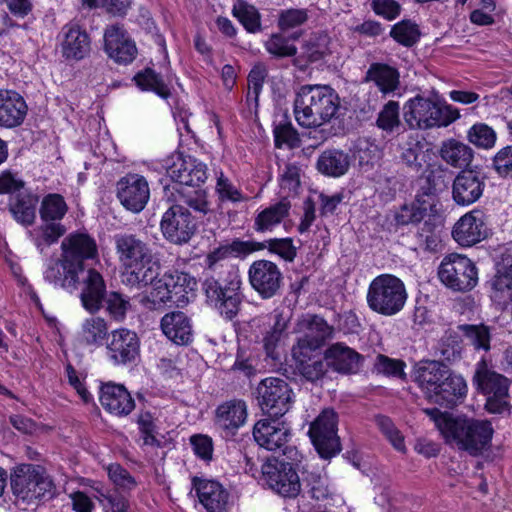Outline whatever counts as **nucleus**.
Here are the masks:
<instances>
[{"label":"nucleus","instance_id":"20e7f679","mask_svg":"<svg viewBox=\"0 0 512 512\" xmlns=\"http://www.w3.org/2000/svg\"><path fill=\"white\" fill-rule=\"evenodd\" d=\"M407 297L405 285L400 278L392 274H381L369 284L366 300L373 312L391 317L404 308Z\"/></svg>","mask_w":512,"mask_h":512},{"label":"nucleus","instance_id":"ddd939ff","mask_svg":"<svg viewBox=\"0 0 512 512\" xmlns=\"http://www.w3.org/2000/svg\"><path fill=\"white\" fill-rule=\"evenodd\" d=\"M337 414L332 409H324L310 424L309 436L316 450L323 458H330L341 450L337 435Z\"/></svg>","mask_w":512,"mask_h":512},{"label":"nucleus","instance_id":"49530a36","mask_svg":"<svg viewBox=\"0 0 512 512\" xmlns=\"http://www.w3.org/2000/svg\"><path fill=\"white\" fill-rule=\"evenodd\" d=\"M173 189L178 194L176 201L182 202L183 204L193 209L195 212L201 213L203 215H206L211 211V204L208 201V195L205 190L187 189L185 187H173Z\"/></svg>","mask_w":512,"mask_h":512},{"label":"nucleus","instance_id":"6e6d98bb","mask_svg":"<svg viewBox=\"0 0 512 512\" xmlns=\"http://www.w3.org/2000/svg\"><path fill=\"white\" fill-rule=\"evenodd\" d=\"M148 284H152V289L150 293L144 296L141 299V303L149 309H158L162 306H172L171 298L172 296L167 293L166 283H162L161 279L155 278L149 282Z\"/></svg>","mask_w":512,"mask_h":512},{"label":"nucleus","instance_id":"c85d7f7f","mask_svg":"<svg viewBox=\"0 0 512 512\" xmlns=\"http://www.w3.org/2000/svg\"><path fill=\"white\" fill-rule=\"evenodd\" d=\"M100 403L110 414L127 416L135 408V402L128 390L120 384L107 383L100 389Z\"/></svg>","mask_w":512,"mask_h":512},{"label":"nucleus","instance_id":"c03bdc74","mask_svg":"<svg viewBox=\"0 0 512 512\" xmlns=\"http://www.w3.org/2000/svg\"><path fill=\"white\" fill-rule=\"evenodd\" d=\"M175 287L172 288L171 304L176 307H185L191 297H194V291L197 287L196 279L187 273L174 271Z\"/></svg>","mask_w":512,"mask_h":512},{"label":"nucleus","instance_id":"72a5a7b5","mask_svg":"<svg viewBox=\"0 0 512 512\" xmlns=\"http://www.w3.org/2000/svg\"><path fill=\"white\" fill-rule=\"evenodd\" d=\"M160 326L164 335L177 345H187L192 340L191 320L184 312L173 311L165 314Z\"/></svg>","mask_w":512,"mask_h":512},{"label":"nucleus","instance_id":"9b49d317","mask_svg":"<svg viewBox=\"0 0 512 512\" xmlns=\"http://www.w3.org/2000/svg\"><path fill=\"white\" fill-rule=\"evenodd\" d=\"M258 402L269 417L280 418L285 415L293 403V391L286 380L279 377H267L257 386Z\"/></svg>","mask_w":512,"mask_h":512},{"label":"nucleus","instance_id":"2eb2a0df","mask_svg":"<svg viewBox=\"0 0 512 512\" xmlns=\"http://www.w3.org/2000/svg\"><path fill=\"white\" fill-rule=\"evenodd\" d=\"M106 355L116 366L132 364L140 356V338L128 328L112 330L106 341Z\"/></svg>","mask_w":512,"mask_h":512},{"label":"nucleus","instance_id":"412c9836","mask_svg":"<svg viewBox=\"0 0 512 512\" xmlns=\"http://www.w3.org/2000/svg\"><path fill=\"white\" fill-rule=\"evenodd\" d=\"M104 51L118 64L127 65L137 55L135 42L120 25H111L104 32Z\"/></svg>","mask_w":512,"mask_h":512},{"label":"nucleus","instance_id":"a18cd8bd","mask_svg":"<svg viewBox=\"0 0 512 512\" xmlns=\"http://www.w3.org/2000/svg\"><path fill=\"white\" fill-rule=\"evenodd\" d=\"M68 205L64 197L57 193H51L46 195L39 209L41 221H60L67 214Z\"/></svg>","mask_w":512,"mask_h":512},{"label":"nucleus","instance_id":"de8ad7c7","mask_svg":"<svg viewBox=\"0 0 512 512\" xmlns=\"http://www.w3.org/2000/svg\"><path fill=\"white\" fill-rule=\"evenodd\" d=\"M232 14L244 28L251 33L260 31V14L258 10L244 0H237L233 6Z\"/></svg>","mask_w":512,"mask_h":512},{"label":"nucleus","instance_id":"bb28decb","mask_svg":"<svg viewBox=\"0 0 512 512\" xmlns=\"http://www.w3.org/2000/svg\"><path fill=\"white\" fill-rule=\"evenodd\" d=\"M28 106L23 96L15 90L0 89V127L20 126L27 115Z\"/></svg>","mask_w":512,"mask_h":512},{"label":"nucleus","instance_id":"a878e982","mask_svg":"<svg viewBox=\"0 0 512 512\" xmlns=\"http://www.w3.org/2000/svg\"><path fill=\"white\" fill-rule=\"evenodd\" d=\"M247 405L243 400H230L219 405L215 412V425L225 439L232 438L244 425Z\"/></svg>","mask_w":512,"mask_h":512},{"label":"nucleus","instance_id":"58836bf2","mask_svg":"<svg viewBox=\"0 0 512 512\" xmlns=\"http://www.w3.org/2000/svg\"><path fill=\"white\" fill-rule=\"evenodd\" d=\"M67 227L60 221H41V225L29 231V237L41 254H45L47 248L58 242L66 233Z\"/></svg>","mask_w":512,"mask_h":512},{"label":"nucleus","instance_id":"e433bc0d","mask_svg":"<svg viewBox=\"0 0 512 512\" xmlns=\"http://www.w3.org/2000/svg\"><path fill=\"white\" fill-rule=\"evenodd\" d=\"M365 82H372L383 96H390L400 89V74L388 64L372 63L366 72Z\"/></svg>","mask_w":512,"mask_h":512},{"label":"nucleus","instance_id":"b1692460","mask_svg":"<svg viewBox=\"0 0 512 512\" xmlns=\"http://www.w3.org/2000/svg\"><path fill=\"white\" fill-rule=\"evenodd\" d=\"M58 38L62 56L67 60H81L90 52V37L87 31L76 22L65 24Z\"/></svg>","mask_w":512,"mask_h":512},{"label":"nucleus","instance_id":"0e129e2a","mask_svg":"<svg viewBox=\"0 0 512 512\" xmlns=\"http://www.w3.org/2000/svg\"><path fill=\"white\" fill-rule=\"evenodd\" d=\"M264 248L274 253L287 262H292L297 254V249L292 238H273L265 241Z\"/></svg>","mask_w":512,"mask_h":512},{"label":"nucleus","instance_id":"9d476101","mask_svg":"<svg viewBox=\"0 0 512 512\" xmlns=\"http://www.w3.org/2000/svg\"><path fill=\"white\" fill-rule=\"evenodd\" d=\"M438 275L441 282L454 291H469L478 282V270L475 264L468 257L457 253L444 257Z\"/></svg>","mask_w":512,"mask_h":512},{"label":"nucleus","instance_id":"79ce46f5","mask_svg":"<svg viewBox=\"0 0 512 512\" xmlns=\"http://www.w3.org/2000/svg\"><path fill=\"white\" fill-rule=\"evenodd\" d=\"M37 202L38 198L31 193L19 192L11 197L9 210L18 223L29 226L35 221Z\"/></svg>","mask_w":512,"mask_h":512},{"label":"nucleus","instance_id":"c9c22d12","mask_svg":"<svg viewBox=\"0 0 512 512\" xmlns=\"http://www.w3.org/2000/svg\"><path fill=\"white\" fill-rule=\"evenodd\" d=\"M317 350L301 349L293 346L292 356L295 360V366L300 375L307 381L316 382L324 377L327 372V361L314 355Z\"/></svg>","mask_w":512,"mask_h":512},{"label":"nucleus","instance_id":"2f4dec72","mask_svg":"<svg viewBox=\"0 0 512 512\" xmlns=\"http://www.w3.org/2000/svg\"><path fill=\"white\" fill-rule=\"evenodd\" d=\"M451 369L439 361H423L415 369V382L428 398L447 380Z\"/></svg>","mask_w":512,"mask_h":512},{"label":"nucleus","instance_id":"338daca9","mask_svg":"<svg viewBox=\"0 0 512 512\" xmlns=\"http://www.w3.org/2000/svg\"><path fill=\"white\" fill-rule=\"evenodd\" d=\"M109 479L113 484L123 491H131L136 488L135 478L120 464L114 463L107 467Z\"/></svg>","mask_w":512,"mask_h":512},{"label":"nucleus","instance_id":"ea45409f","mask_svg":"<svg viewBox=\"0 0 512 512\" xmlns=\"http://www.w3.org/2000/svg\"><path fill=\"white\" fill-rule=\"evenodd\" d=\"M316 166L323 175L340 177L347 173L350 167V157L342 150L328 149L320 154Z\"/></svg>","mask_w":512,"mask_h":512},{"label":"nucleus","instance_id":"0eeeda50","mask_svg":"<svg viewBox=\"0 0 512 512\" xmlns=\"http://www.w3.org/2000/svg\"><path fill=\"white\" fill-rule=\"evenodd\" d=\"M403 117L412 129L446 127L457 120L459 112L450 105H441L429 98L417 95L403 107Z\"/></svg>","mask_w":512,"mask_h":512},{"label":"nucleus","instance_id":"dca6fc26","mask_svg":"<svg viewBox=\"0 0 512 512\" xmlns=\"http://www.w3.org/2000/svg\"><path fill=\"white\" fill-rule=\"evenodd\" d=\"M161 231L165 239L174 244H185L196 231L191 213L182 205L175 204L162 215Z\"/></svg>","mask_w":512,"mask_h":512},{"label":"nucleus","instance_id":"6ab92c4d","mask_svg":"<svg viewBox=\"0 0 512 512\" xmlns=\"http://www.w3.org/2000/svg\"><path fill=\"white\" fill-rule=\"evenodd\" d=\"M85 266H79L61 254L59 259L51 260L44 271V279L55 287L69 293L78 289L80 274Z\"/></svg>","mask_w":512,"mask_h":512},{"label":"nucleus","instance_id":"a211bd4d","mask_svg":"<svg viewBox=\"0 0 512 512\" xmlns=\"http://www.w3.org/2000/svg\"><path fill=\"white\" fill-rule=\"evenodd\" d=\"M120 203L133 213L141 212L150 198V188L146 178L140 174L128 173L116 185Z\"/></svg>","mask_w":512,"mask_h":512},{"label":"nucleus","instance_id":"7c9ffc66","mask_svg":"<svg viewBox=\"0 0 512 512\" xmlns=\"http://www.w3.org/2000/svg\"><path fill=\"white\" fill-rule=\"evenodd\" d=\"M324 356L328 366L341 374L356 373L363 360L357 351L340 342L330 345Z\"/></svg>","mask_w":512,"mask_h":512},{"label":"nucleus","instance_id":"680f3d73","mask_svg":"<svg viewBox=\"0 0 512 512\" xmlns=\"http://www.w3.org/2000/svg\"><path fill=\"white\" fill-rule=\"evenodd\" d=\"M464 336L477 350L488 351L490 349V331L485 325H462L460 327Z\"/></svg>","mask_w":512,"mask_h":512},{"label":"nucleus","instance_id":"f03ea898","mask_svg":"<svg viewBox=\"0 0 512 512\" xmlns=\"http://www.w3.org/2000/svg\"><path fill=\"white\" fill-rule=\"evenodd\" d=\"M115 253L125 270L122 282L128 286H147L157 276L153 251L139 235L121 232L113 236Z\"/></svg>","mask_w":512,"mask_h":512},{"label":"nucleus","instance_id":"603ef678","mask_svg":"<svg viewBox=\"0 0 512 512\" xmlns=\"http://www.w3.org/2000/svg\"><path fill=\"white\" fill-rule=\"evenodd\" d=\"M440 178L434 171H429L420 179V188L416 195L419 204L426 205L428 208L434 205L435 197L441 189L440 184L442 181Z\"/></svg>","mask_w":512,"mask_h":512},{"label":"nucleus","instance_id":"774afa93","mask_svg":"<svg viewBox=\"0 0 512 512\" xmlns=\"http://www.w3.org/2000/svg\"><path fill=\"white\" fill-rule=\"evenodd\" d=\"M428 207L419 204L416 200L411 205H404L396 214V222L398 225H408L420 223L426 216Z\"/></svg>","mask_w":512,"mask_h":512},{"label":"nucleus","instance_id":"3c124183","mask_svg":"<svg viewBox=\"0 0 512 512\" xmlns=\"http://www.w3.org/2000/svg\"><path fill=\"white\" fill-rule=\"evenodd\" d=\"M467 140L480 149H491L495 146L497 134L489 125L479 122L467 131Z\"/></svg>","mask_w":512,"mask_h":512},{"label":"nucleus","instance_id":"6e6552de","mask_svg":"<svg viewBox=\"0 0 512 512\" xmlns=\"http://www.w3.org/2000/svg\"><path fill=\"white\" fill-rule=\"evenodd\" d=\"M253 437L258 445L268 451L279 452L287 460L300 461L302 456L290 445L291 428L278 418L261 419L254 425Z\"/></svg>","mask_w":512,"mask_h":512},{"label":"nucleus","instance_id":"37998d69","mask_svg":"<svg viewBox=\"0 0 512 512\" xmlns=\"http://www.w3.org/2000/svg\"><path fill=\"white\" fill-rule=\"evenodd\" d=\"M440 156L447 164L455 168H464L472 162L474 151L467 144L449 139L442 143Z\"/></svg>","mask_w":512,"mask_h":512},{"label":"nucleus","instance_id":"09e8293b","mask_svg":"<svg viewBox=\"0 0 512 512\" xmlns=\"http://www.w3.org/2000/svg\"><path fill=\"white\" fill-rule=\"evenodd\" d=\"M491 299L498 305H507L512 300V276L500 271L491 280Z\"/></svg>","mask_w":512,"mask_h":512},{"label":"nucleus","instance_id":"bf43d9fd","mask_svg":"<svg viewBox=\"0 0 512 512\" xmlns=\"http://www.w3.org/2000/svg\"><path fill=\"white\" fill-rule=\"evenodd\" d=\"M331 40L327 34L311 37L305 45V53L311 62L324 59L331 54Z\"/></svg>","mask_w":512,"mask_h":512},{"label":"nucleus","instance_id":"39448f33","mask_svg":"<svg viewBox=\"0 0 512 512\" xmlns=\"http://www.w3.org/2000/svg\"><path fill=\"white\" fill-rule=\"evenodd\" d=\"M12 494L17 504H31L36 500L51 495L53 482L39 465L22 463L16 465L10 473Z\"/></svg>","mask_w":512,"mask_h":512},{"label":"nucleus","instance_id":"c756f323","mask_svg":"<svg viewBox=\"0 0 512 512\" xmlns=\"http://www.w3.org/2000/svg\"><path fill=\"white\" fill-rule=\"evenodd\" d=\"M301 326L306 329V332L295 345L301 349L318 350L334 332L333 327L318 315H307L302 320Z\"/></svg>","mask_w":512,"mask_h":512},{"label":"nucleus","instance_id":"8fccbe9b","mask_svg":"<svg viewBox=\"0 0 512 512\" xmlns=\"http://www.w3.org/2000/svg\"><path fill=\"white\" fill-rule=\"evenodd\" d=\"M134 80L142 90L153 91L162 98H167L170 95V90L162 77L150 68L136 74Z\"/></svg>","mask_w":512,"mask_h":512},{"label":"nucleus","instance_id":"13d9d810","mask_svg":"<svg viewBox=\"0 0 512 512\" xmlns=\"http://www.w3.org/2000/svg\"><path fill=\"white\" fill-rule=\"evenodd\" d=\"M399 103L396 101H389L386 103L382 110L379 112L376 124L381 130L391 133L401 126L399 117Z\"/></svg>","mask_w":512,"mask_h":512},{"label":"nucleus","instance_id":"864d4df0","mask_svg":"<svg viewBox=\"0 0 512 512\" xmlns=\"http://www.w3.org/2000/svg\"><path fill=\"white\" fill-rule=\"evenodd\" d=\"M105 309L111 319L121 322L131 308L130 299L123 294L111 291L104 297Z\"/></svg>","mask_w":512,"mask_h":512},{"label":"nucleus","instance_id":"e2e57ef3","mask_svg":"<svg viewBox=\"0 0 512 512\" xmlns=\"http://www.w3.org/2000/svg\"><path fill=\"white\" fill-rule=\"evenodd\" d=\"M390 35L398 43L410 47L418 41L420 34L416 24L401 21L392 27Z\"/></svg>","mask_w":512,"mask_h":512},{"label":"nucleus","instance_id":"a19ab883","mask_svg":"<svg viewBox=\"0 0 512 512\" xmlns=\"http://www.w3.org/2000/svg\"><path fill=\"white\" fill-rule=\"evenodd\" d=\"M109 336L108 324L102 317H90L83 321L78 333L79 341L90 347H101Z\"/></svg>","mask_w":512,"mask_h":512},{"label":"nucleus","instance_id":"cd10ccee","mask_svg":"<svg viewBox=\"0 0 512 512\" xmlns=\"http://www.w3.org/2000/svg\"><path fill=\"white\" fill-rule=\"evenodd\" d=\"M62 255L79 266L98 256L96 241L87 233H71L61 243Z\"/></svg>","mask_w":512,"mask_h":512},{"label":"nucleus","instance_id":"7ed1b4c3","mask_svg":"<svg viewBox=\"0 0 512 512\" xmlns=\"http://www.w3.org/2000/svg\"><path fill=\"white\" fill-rule=\"evenodd\" d=\"M340 107L337 93L326 85H304L294 100V116L305 128L319 127L336 117Z\"/></svg>","mask_w":512,"mask_h":512},{"label":"nucleus","instance_id":"1a4fd4ad","mask_svg":"<svg viewBox=\"0 0 512 512\" xmlns=\"http://www.w3.org/2000/svg\"><path fill=\"white\" fill-rule=\"evenodd\" d=\"M477 389L486 397V409L491 413H502L508 407L509 380L488 368L484 361L477 364L474 374Z\"/></svg>","mask_w":512,"mask_h":512},{"label":"nucleus","instance_id":"4468645a","mask_svg":"<svg viewBox=\"0 0 512 512\" xmlns=\"http://www.w3.org/2000/svg\"><path fill=\"white\" fill-rule=\"evenodd\" d=\"M292 311L287 307H277L272 312L253 320L256 327L261 329L262 342L267 355L276 358L275 349L288 336V327Z\"/></svg>","mask_w":512,"mask_h":512},{"label":"nucleus","instance_id":"69168bd1","mask_svg":"<svg viewBox=\"0 0 512 512\" xmlns=\"http://www.w3.org/2000/svg\"><path fill=\"white\" fill-rule=\"evenodd\" d=\"M404 362L389 358L386 355H377L374 362V371L389 377L402 378L404 373Z\"/></svg>","mask_w":512,"mask_h":512},{"label":"nucleus","instance_id":"4d7b16f0","mask_svg":"<svg viewBox=\"0 0 512 512\" xmlns=\"http://www.w3.org/2000/svg\"><path fill=\"white\" fill-rule=\"evenodd\" d=\"M215 192L221 203H239L247 200V197L226 177L223 172L217 176Z\"/></svg>","mask_w":512,"mask_h":512},{"label":"nucleus","instance_id":"f257e3e1","mask_svg":"<svg viewBox=\"0 0 512 512\" xmlns=\"http://www.w3.org/2000/svg\"><path fill=\"white\" fill-rule=\"evenodd\" d=\"M424 412L435 423L446 443L459 450L478 456L490 446L494 430L488 420L452 417L437 408H428Z\"/></svg>","mask_w":512,"mask_h":512},{"label":"nucleus","instance_id":"4c0bfd02","mask_svg":"<svg viewBox=\"0 0 512 512\" xmlns=\"http://www.w3.org/2000/svg\"><path fill=\"white\" fill-rule=\"evenodd\" d=\"M290 208V201L286 198L264 208L254 218V230L259 233L272 232L289 215Z\"/></svg>","mask_w":512,"mask_h":512},{"label":"nucleus","instance_id":"4be33fe9","mask_svg":"<svg viewBox=\"0 0 512 512\" xmlns=\"http://www.w3.org/2000/svg\"><path fill=\"white\" fill-rule=\"evenodd\" d=\"M192 486L206 512H228L230 493L220 482L194 477Z\"/></svg>","mask_w":512,"mask_h":512},{"label":"nucleus","instance_id":"f704fd0d","mask_svg":"<svg viewBox=\"0 0 512 512\" xmlns=\"http://www.w3.org/2000/svg\"><path fill=\"white\" fill-rule=\"evenodd\" d=\"M441 383L442 384L438 390H435L428 397L431 402L452 408L465 398L467 393V384L462 376L451 371L447 380H444Z\"/></svg>","mask_w":512,"mask_h":512},{"label":"nucleus","instance_id":"5fc2aeb1","mask_svg":"<svg viewBox=\"0 0 512 512\" xmlns=\"http://www.w3.org/2000/svg\"><path fill=\"white\" fill-rule=\"evenodd\" d=\"M424 144L419 139L418 134H410L406 141L401 144V158L409 166L417 170L422 167L421 156L423 154Z\"/></svg>","mask_w":512,"mask_h":512},{"label":"nucleus","instance_id":"aec40b11","mask_svg":"<svg viewBox=\"0 0 512 512\" xmlns=\"http://www.w3.org/2000/svg\"><path fill=\"white\" fill-rule=\"evenodd\" d=\"M488 235L485 214L474 209L464 214L454 225L452 236L461 246L470 247L485 239Z\"/></svg>","mask_w":512,"mask_h":512},{"label":"nucleus","instance_id":"423d86ee","mask_svg":"<svg viewBox=\"0 0 512 512\" xmlns=\"http://www.w3.org/2000/svg\"><path fill=\"white\" fill-rule=\"evenodd\" d=\"M242 279L236 269H229L225 277L218 280L207 278L203 283L208 302L226 320L234 319L240 310L243 295L241 293Z\"/></svg>","mask_w":512,"mask_h":512},{"label":"nucleus","instance_id":"052dcab7","mask_svg":"<svg viewBox=\"0 0 512 512\" xmlns=\"http://www.w3.org/2000/svg\"><path fill=\"white\" fill-rule=\"evenodd\" d=\"M273 133L275 146L277 148H282L283 146L296 148L300 145V139L296 129L286 120L276 124Z\"/></svg>","mask_w":512,"mask_h":512},{"label":"nucleus","instance_id":"473e14b6","mask_svg":"<svg viewBox=\"0 0 512 512\" xmlns=\"http://www.w3.org/2000/svg\"><path fill=\"white\" fill-rule=\"evenodd\" d=\"M83 288L80 299L83 307L90 313L98 312L103 304L106 291V284L103 276L95 269H88L83 278Z\"/></svg>","mask_w":512,"mask_h":512},{"label":"nucleus","instance_id":"5701e85b","mask_svg":"<svg viewBox=\"0 0 512 512\" xmlns=\"http://www.w3.org/2000/svg\"><path fill=\"white\" fill-rule=\"evenodd\" d=\"M485 186V177L481 172L462 170L453 181L452 198L457 205L469 206L480 199Z\"/></svg>","mask_w":512,"mask_h":512},{"label":"nucleus","instance_id":"f3484780","mask_svg":"<svg viewBox=\"0 0 512 512\" xmlns=\"http://www.w3.org/2000/svg\"><path fill=\"white\" fill-rule=\"evenodd\" d=\"M251 287L262 299L276 296L283 286V274L278 265L272 261L261 259L254 261L248 270Z\"/></svg>","mask_w":512,"mask_h":512},{"label":"nucleus","instance_id":"f8f14e48","mask_svg":"<svg viewBox=\"0 0 512 512\" xmlns=\"http://www.w3.org/2000/svg\"><path fill=\"white\" fill-rule=\"evenodd\" d=\"M300 461L268 459L262 465V479L270 489L283 497L294 498L300 490L299 476L294 468Z\"/></svg>","mask_w":512,"mask_h":512},{"label":"nucleus","instance_id":"393cba45","mask_svg":"<svg viewBox=\"0 0 512 512\" xmlns=\"http://www.w3.org/2000/svg\"><path fill=\"white\" fill-rule=\"evenodd\" d=\"M207 166L191 156L178 158L168 170V174L175 183L173 187H198L208 178Z\"/></svg>","mask_w":512,"mask_h":512}]
</instances>
